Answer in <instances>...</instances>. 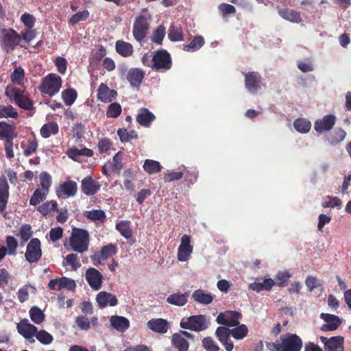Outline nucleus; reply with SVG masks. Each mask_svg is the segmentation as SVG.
Returning <instances> with one entry per match:
<instances>
[{"instance_id": "2f4dec72", "label": "nucleus", "mask_w": 351, "mask_h": 351, "mask_svg": "<svg viewBox=\"0 0 351 351\" xmlns=\"http://www.w3.org/2000/svg\"><path fill=\"white\" fill-rule=\"evenodd\" d=\"M59 131V128L56 122L51 121L45 123L40 128V135L44 138H47L51 135H56Z\"/></svg>"}, {"instance_id": "7c9ffc66", "label": "nucleus", "mask_w": 351, "mask_h": 351, "mask_svg": "<svg viewBox=\"0 0 351 351\" xmlns=\"http://www.w3.org/2000/svg\"><path fill=\"white\" fill-rule=\"evenodd\" d=\"M144 77V73L138 69H131L128 71L127 79L132 86L138 87Z\"/></svg>"}, {"instance_id": "a211bd4d", "label": "nucleus", "mask_w": 351, "mask_h": 351, "mask_svg": "<svg viewBox=\"0 0 351 351\" xmlns=\"http://www.w3.org/2000/svg\"><path fill=\"white\" fill-rule=\"evenodd\" d=\"M117 96V91L110 89L106 84L101 83L97 88V99L101 102H111Z\"/></svg>"}, {"instance_id": "c03bdc74", "label": "nucleus", "mask_w": 351, "mask_h": 351, "mask_svg": "<svg viewBox=\"0 0 351 351\" xmlns=\"http://www.w3.org/2000/svg\"><path fill=\"white\" fill-rule=\"evenodd\" d=\"M62 99L66 106H71L77 99V92L73 88H68L62 92Z\"/></svg>"}, {"instance_id": "412c9836", "label": "nucleus", "mask_w": 351, "mask_h": 351, "mask_svg": "<svg viewBox=\"0 0 351 351\" xmlns=\"http://www.w3.org/2000/svg\"><path fill=\"white\" fill-rule=\"evenodd\" d=\"M336 118L332 114H327L322 119L315 122L314 128L316 132L322 133L330 130L335 123Z\"/></svg>"}, {"instance_id": "338daca9", "label": "nucleus", "mask_w": 351, "mask_h": 351, "mask_svg": "<svg viewBox=\"0 0 351 351\" xmlns=\"http://www.w3.org/2000/svg\"><path fill=\"white\" fill-rule=\"evenodd\" d=\"M65 260L67 264L74 270H77L81 266V263L76 254H69L66 256Z\"/></svg>"}, {"instance_id": "5701e85b", "label": "nucleus", "mask_w": 351, "mask_h": 351, "mask_svg": "<svg viewBox=\"0 0 351 351\" xmlns=\"http://www.w3.org/2000/svg\"><path fill=\"white\" fill-rule=\"evenodd\" d=\"M110 324L112 328L120 332H125L130 326V322L128 318L116 315L110 317Z\"/></svg>"}, {"instance_id": "774afa93", "label": "nucleus", "mask_w": 351, "mask_h": 351, "mask_svg": "<svg viewBox=\"0 0 351 351\" xmlns=\"http://www.w3.org/2000/svg\"><path fill=\"white\" fill-rule=\"evenodd\" d=\"M38 147V143L36 140L29 141L26 147L24 148V154L29 156L36 152Z\"/></svg>"}, {"instance_id": "6ab92c4d", "label": "nucleus", "mask_w": 351, "mask_h": 351, "mask_svg": "<svg viewBox=\"0 0 351 351\" xmlns=\"http://www.w3.org/2000/svg\"><path fill=\"white\" fill-rule=\"evenodd\" d=\"M16 328L21 335L29 340L33 339L37 332V328L26 319L21 320L17 324Z\"/></svg>"}, {"instance_id": "680f3d73", "label": "nucleus", "mask_w": 351, "mask_h": 351, "mask_svg": "<svg viewBox=\"0 0 351 351\" xmlns=\"http://www.w3.org/2000/svg\"><path fill=\"white\" fill-rule=\"evenodd\" d=\"M165 27L163 25H160L154 32L152 40L158 44H161L165 35Z\"/></svg>"}, {"instance_id": "5fc2aeb1", "label": "nucleus", "mask_w": 351, "mask_h": 351, "mask_svg": "<svg viewBox=\"0 0 351 351\" xmlns=\"http://www.w3.org/2000/svg\"><path fill=\"white\" fill-rule=\"evenodd\" d=\"M5 248L7 254L9 255H15L18 247V242L14 237L8 236L5 239Z\"/></svg>"}, {"instance_id": "e2e57ef3", "label": "nucleus", "mask_w": 351, "mask_h": 351, "mask_svg": "<svg viewBox=\"0 0 351 351\" xmlns=\"http://www.w3.org/2000/svg\"><path fill=\"white\" fill-rule=\"evenodd\" d=\"M21 21L28 29H32L35 25L36 18L32 14L26 12L21 16Z\"/></svg>"}, {"instance_id": "6e6552de", "label": "nucleus", "mask_w": 351, "mask_h": 351, "mask_svg": "<svg viewBox=\"0 0 351 351\" xmlns=\"http://www.w3.org/2000/svg\"><path fill=\"white\" fill-rule=\"evenodd\" d=\"M241 317V313L238 311H226L219 313L216 321L219 324L224 325L227 328H232L240 324L239 320Z\"/></svg>"}, {"instance_id": "603ef678", "label": "nucleus", "mask_w": 351, "mask_h": 351, "mask_svg": "<svg viewBox=\"0 0 351 351\" xmlns=\"http://www.w3.org/2000/svg\"><path fill=\"white\" fill-rule=\"evenodd\" d=\"M18 116L16 110L12 106H0V118H16Z\"/></svg>"}, {"instance_id": "7ed1b4c3", "label": "nucleus", "mask_w": 351, "mask_h": 351, "mask_svg": "<svg viewBox=\"0 0 351 351\" xmlns=\"http://www.w3.org/2000/svg\"><path fill=\"white\" fill-rule=\"evenodd\" d=\"M62 83V79L58 75L49 73L43 79L39 90L41 93L53 96L59 92Z\"/></svg>"}, {"instance_id": "052dcab7", "label": "nucleus", "mask_w": 351, "mask_h": 351, "mask_svg": "<svg viewBox=\"0 0 351 351\" xmlns=\"http://www.w3.org/2000/svg\"><path fill=\"white\" fill-rule=\"evenodd\" d=\"M88 16L89 12L88 10L78 12L71 17L69 19V23L71 25H75L80 21L86 20Z\"/></svg>"}, {"instance_id": "f257e3e1", "label": "nucleus", "mask_w": 351, "mask_h": 351, "mask_svg": "<svg viewBox=\"0 0 351 351\" xmlns=\"http://www.w3.org/2000/svg\"><path fill=\"white\" fill-rule=\"evenodd\" d=\"M90 236L87 230L73 228L71 236L64 243V247L69 251L82 254L88 249Z\"/></svg>"}, {"instance_id": "09e8293b", "label": "nucleus", "mask_w": 351, "mask_h": 351, "mask_svg": "<svg viewBox=\"0 0 351 351\" xmlns=\"http://www.w3.org/2000/svg\"><path fill=\"white\" fill-rule=\"evenodd\" d=\"M35 337L43 345H49L53 341V337L45 330H37Z\"/></svg>"}, {"instance_id": "a878e982", "label": "nucleus", "mask_w": 351, "mask_h": 351, "mask_svg": "<svg viewBox=\"0 0 351 351\" xmlns=\"http://www.w3.org/2000/svg\"><path fill=\"white\" fill-rule=\"evenodd\" d=\"M9 198V186L5 176L0 178V212L6 208Z\"/></svg>"}, {"instance_id": "20e7f679", "label": "nucleus", "mask_w": 351, "mask_h": 351, "mask_svg": "<svg viewBox=\"0 0 351 351\" xmlns=\"http://www.w3.org/2000/svg\"><path fill=\"white\" fill-rule=\"evenodd\" d=\"M21 41V35L12 28L0 29V44L5 51H12Z\"/></svg>"}, {"instance_id": "cd10ccee", "label": "nucleus", "mask_w": 351, "mask_h": 351, "mask_svg": "<svg viewBox=\"0 0 351 351\" xmlns=\"http://www.w3.org/2000/svg\"><path fill=\"white\" fill-rule=\"evenodd\" d=\"M192 299L197 303L208 305L212 303L214 296L202 289H197L192 293Z\"/></svg>"}, {"instance_id": "473e14b6", "label": "nucleus", "mask_w": 351, "mask_h": 351, "mask_svg": "<svg viewBox=\"0 0 351 351\" xmlns=\"http://www.w3.org/2000/svg\"><path fill=\"white\" fill-rule=\"evenodd\" d=\"M275 285L273 279L265 278L262 282H254L249 285L251 290L260 292L263 290H270Z\"/></svg>"}, {"instance_id": "0eeeda50", "label": "nucleus", "mask_w": 351, "mask_h": 351, "mask_svg": "<svg viewBox=\"0 0 351 351\" xmlns=\"http://www.w3.org/2000/svg\"><path fill=\"white\" fill-rule=\"evenodd\" d=\"M193 251L192 238L191 236L184 234L180 239V243L178 248L177 258L180 262H186L189 260Z\"/></svg>"}, {"instance_id": "79ce46f5", "label": "nucleus", "mask_w": 351, "mask_h": 351, "mask_svg": "<svg viewBox=\"0 0 351 351\" xmlns=\"http://www.w3.org/2000/svg\"><path fill=\"white\" fill-rule=\"evenodd\" d=\"M204 45V39L201 36H195L189 45L183 46V50L185 51H195L199 49Z\"/></svg>"}, {"instance_id": "bb28decb", "label": "nucleus", "mask_w": 351, "mask_h": 351, "mask_svg": "<svg viewBox=\"0 0 351 351\" xmlns=\"http://www.w3.org/2000/svg\"><path fill=\"white\" fill-rule=\"evenodd\" d=\"M99 184L90 177L84 178L82 181V190L87 195L95 194L99 189Z\"/></svg>"}, {"instance_id": "6e6d98bb", "label": "nucleus", "mask_w": 351, "mask_h": 351, "mask_svg": "<svg viewBox=\"0 0 351 351\" xmlns=\"http://www.w3.org/2000/svg\"><path fill=\"white\" fill-rule=\"evenodd\" d=\"M117 253V248L114 245L109 244L103 247L100 251V258L102 261L106 260Z\"/></svg>"}, {"instance_id": "72a5a7b5", "label": "nucleus", "mask_w": 351, "mask_h": 351, "mask_svg": "<svg viewBox=\"0 0 351 351\" xmlns=\"http://www.w3.org/2000/svg\"><path fill=\"white\" fill-rule=\"evenodd\" d=\"M116 230L125 239H130L132 236V230L130 226V221L125 220L117 221Z\"/></svg>"}, {"instance_id": "f3484780", "label": "nucleus", "mask_w": 351, "mask_h": 351, "mask_svg": "<svg viewBox=\"0 0 351 351\" xmlns=\"http://www.w3.org/2000/svg\"><path fill=\"white\" fill-rule=\"evenodd\" d=\"M245 84L247 90L255 94L261 88V77L258 73H248L245 75Z\"/></svg>"}, {"instance_id": "13d9d810", "label": "nucleus", "mask_w": 351, "mask_h": 351, "mask_svg": "<svg viewBox=\"0 0 351 351\" xmlns=\"http://www.w3.org/2000/svg\"><path fill=\"white\" fill-rule=\"evenodd\" d=\"M40 182L41 189L45 192H49L51 185V177L47 172H43L40 175Z\"/></svg>"}, {"instance_id": "393cba45", "label": "nucleus", "mask_w": 351, "mask_h": 351, "mask_svg": "<svg viewBox=\"0 0 351 351\" xmlns=\"http://www.w3.org/2000/svg\"><path fill=\"white\" fill-rule=\"evenodd\" d=\"M147 326L149 330L161 334L166 333L169 328L168 322L162 318L152 319L147 322Z\"/></svg>"}, {"instance_id": "c9c22d12", "label": "nucleus", "mask_w": 351, "mask_h": 351, "mask_svg": "<svg viewBox=\"0 0 351 351\" xmlns=\"http://www.w3.org/2000/svg\"><path fill=\"white\" fill-rule=\"evenodd\" d=\"M155 116L146 108H142L136 117V121L142 125L148 126L154 121Z\"/></svg>"}, {"instance_id": "dca6fc26", "label": "nucleus", "mask_w": 351, "mask_h": 351, "mask_svg": "<svg viewBox=\"0 0 351 351\" xmlns=\"http://www.w3.org/2000/svg\"><path fill=\"white\" fill-rule=\"evenodd\" d=\"M95 300L100 308H104L108 306L113 307L118 304L116 295L105 291L99 292L96 295Z\"/></svg>"}, {"instance_id": "4c0bfd02", "label": "nucleus", "mask_w": 351, "mask_h": 351, "mask_svg": "<svg viewBox=\"0 0 351 351\" xmlns=\"http://www.w3.org/2000/svg\"><path fill=\"white\" fill-rule=\"evenodd\" d=\"M232 328L230 330V335L236 340H242L247 336L248 328L245 324H239Z\"/></svg>"}, {"instance_id": "c85d7f7f", "label": "nucleus", "mask_w": 351, "mask_h": 351, "mask_svg": "<svg viewBox=\"0 0 351 351\" xmlns=\"http://www.w3.org/2000/svg\"><path fill=\"white\" fill-rule=\"evenodd\" d=\"M189 296V292H185V293L177 292V293H174L169 295L167 298V303L172 304V305H175V306H182L187 303Z\"/></svg>"}, {"instance_id": "49530a36", "label": "nucleus", "mask_w": 351, "mask_h": 351, "mask_svg": "<svg viewBox=\"0 0 351 351\" xmlns=\"http://www.w3.org/2000/svg\"><path fill=\"white\" fill-rule=\"evenodd\" d=\"M144 170L149 174L156 173L161 171L162 167L159 162L147 159L143 165Z\"/></svg>"}, {"instance_id": "9d476101", "label": "nucleus", "mask_w": 351, "mask_h": 351, "mask_svg": "<svg viewBox=\"0 0 351 351\" xmlns=\"http://www.w3.org/2000/svg\"><path fill=\"white\" fill-rule=\"evenodd\" d=\"M85 279L94 291L99 290L102 287L103 275L93 267L88 268L85 273Z\"/></svg>"}, {"instance_id": "f03ea898", "label": "nucleus", "mask_w": 351, "mask_h": 351, "mask_svg": "<svg viewBox=\"0 0 351 351\" xmlns=\"http://www.w3.org/2000/svg\"><path fill=\"white\" fill-rule=\"evenodd\" d=\"M5 95L20 108L24 110L32 109L33 105L28 97L23 90L16 88L13 85H8L5 88Z\"/></svg>"}, {"instance_id": "2eb2a0df", "label": "nucleus", "mask_w": 351, "mask_h": 351, "mask_svg": "<svg viewBox=\"0 0 351 351\" xmlns=\"http://www.w3.org/2000/svg\"><path fill=\"white\" fill-rule=\"evenodd\" d=\"M49 288L51 290H58L65 289L67 290H74L76 287V283L74 280L62 277L51 280L48 284Z\"/></svg>"}, {"instance_id": "37998d69", "label": "nucleus", "mask_w": 351, "mask_h": 351, "mask_svg": "<svg viewBox=\"0 0 351 351\" xmlns=\"http://www.w3.org/2000/svg\"><path fill=\"white\" fill-rule=\"evenodd\" d=\"M168 38L173 42L184 40L182 28L180 25H171L168 33Z\"/></svg>"}, {"instance_id": "9b49d317", "label": "nucleus", "mask_w": 351, "mask_h": 351, "mask_svg": "<svg viewBox=\"0 0 351 351\" xmlns=\"http://www.w3.org/2000/svg\"><path fill=\"white\" fill-rule=\"evenodd\" d=\"M42 251L40 241L38 239H33L27 246L25 258L29 263L37 262L41 257Z\"/></svg>"}, {"instance_id": "e433bc0d", "label": "nucleus", "mask_w": 351, "mask_h": 351, "mask_svg": "<svg viewBox=\"0 0 351 351\" xmlns=\"http://www.w3.org/2000/svg\"><path fill=\"white\" fill-rule=\"evenodd\" d=\"M115 47L117 52L123 57L130 56L133 53L132 45L123 40H117Z\"/></svg>"}, {"instance_id": "aec40b11", "label": "nucleus", "mask_w": 351, "mask_h": 351, "mask_svg": "<svg viewBox=\"0 0 351 351\" xmlns=\"http://www.w3.org/2000/svg\"><path fill=\"white\" fill-rule=\"evenodd\" d=\"M230 329L227 327L220 326L218 327L215 331V335L219 341L223 344L226 351H232L234 348V345L230 339Z\"/></svg>"}, {"instance_id": "f8f14e48", "label": "nucleus", "mask_w": 351, "mask_h": 351, "mask_svg": "<svg viewBox=\"0 0 351 351\" xmlns=\"http://www.w3.org/2000/svg\"><path fill=\"white\" fill-rule=\"evenodd\" d=\"M193 339V335L191 333L180 330L173 335L171 342L178 351H188L189 346L188 339Z\"/></svg>"}, {"instance_id": "4d7b16f0", "label": "nucleus", "mask_w": 351, "mask_h": 351, "mask_svg": "<svg viewBox=\"0 0 351 351\" xmlns=\"http://www.w3.org/2000/svg\"><path fill=\"white\" fill-rule=\"evenodd\" d=\"M121 106L119 103H112L108 108L106 116L110 118H117L121 114Z\"/></svg>"}, {"instance_id": "a18cd8bd", "label": "nucleus", "mask_w": 351, "mask_h": 351, "mask_svg": "<svg viewBox=\"0 0 351 351\" xmlns=\"http://www.w3.org/2000/svg\"><path fill=\"white\" fill-rule=\"evenodd\" d=\"M58 210V204L56 201H48L43 203L38 208L39 212L43 215H48L52 214L53 212Z\"/></svg>"}, {"instance_id": "b1692460", "label": "nucleus", "mask_w": 351, "mask_h": 351, "mask_svg": "<svg viewBox=\"0 0 351 351\" xmlns=\"http://www.w3.org/2000/svg\"><path fill=\"white\" fill-rule=\"evenodd\" d=\"M322 342H324L326 351H343V339L341 337H333L327 339L321 337Z\"/></svg>"}, {"instance_id": "4be33fe9", "label": "nucleus", "mask_w": 351, "mask_h": 351, "mask_svg": "<svg viewBox=\"0 0 351 351\" xmlns=\"http://www.w3.org/2000/svg\"><path fill=\"white\" fill-rule=\"evenodd\" d=\"M76 191L77 184L71 180L64 182L56 191L58 197L64 199L75 195Z\"/></svg>"}, {"instance_id": "bf43d9fd", "label": "nucleus", "mask_w": 351, "mask_h": 351, "mask_svg": "<svg viewBox=\"0 0 351 351\" xmlns=\"http://www.w3.org/2000/svg\"><path fill=\"white\" fill-rule=\"evenodd\" d=\"M291 277V275L288 271H278L276 277L277 284L280 287H285L287 285Z\"/></svg>"}, {"instance_id": "f704fd0d", "label": "nucleus", "mask_w": 351, "mask_h": 351, "mask_svg": "<svg viewBox=\"0 0 351 351\" xmlns=\"http://www.w3.org/2000/svg\"><path fill=\"white\" fill-rule=\"evenodd\" d=\"M280 16L284 19L292 23H300L302 21L298 12L291 9H282L278 12Z\"/></svg>"}, {"instance_id": "58836bf2", "label": "nucleus", "mask_w": 351, "mask_h": 351, "mask_svg": "<svg viewBox=\"0 0 351 351\" xmlns=\"http://www.w3.org/2000/svg\"><path fill=\"white\" fill-rule=\"evenodd\" d=\"M36 293V288L30 285H26L20 288L17 292L18 299L20 302L23 303L29 298V294H34Z\"/></svg>"}, {"instance_id": "4468645a", "label": "nucleus", "mask_w": 351, "mask_h": 351, "mask_svg": "<svg viewBox=\"0 0 351 351\" xmlns=\"http://www.w3.org/2000/svg\"><path fill=\"white\" fill-rule=\"evenodd\" d=\"M147 19L145 16H138L134 23L133 35L138 41L143 40L147 32Z\"/></svg>"}, {"instance_id": "3c124183", "label": "nucleus", "mask_w": 351, "mask_h": 351, "mask_svg": "<svg viewBox=\"0 0 351 351\" xmlns=\"http://www.w3.org/2000/svg\"><path fill=\"white\" fill-rule=\"evenodd\" d=\"M85 216L92 221L99 222H103L106 218V214L101 210H92L86 211Z\"/></svg>"}, {"instance_id": "0e129e2a", "label": "nucleus", "mask_w": 351, "mask_h": 351, "mask_svg": "<svg viewBox=\"0 0 351 351\" xmlns=\"http://www.w3.org/2000/svg\"><path fill=\"white\" fill-rule=\"evenodd\" d=\"M54 63L58 71L60 74L64 75L67 69V60L63 57L58 56L55 59Z\"/></svg>"}, {"instance_id": "1a4fd4ad", "label": "nucleus", "mask_w": 351, "mask_h": 351, "mask_svg": "<svg viewBox=\"0 0 351 351\" xmlns=\"http://www.w3.org/2000/svg\"><path fill=\"white\" fill-rule=\"evenodd\" d=\"M152 66L156 70L166 71L171 68L169 54L165 51H158L152 57Z\"/></svg>"}, {"instance_id": "ddd939ff", "label": "nucleus", "mask_w": 351, "mask_h": 351, "mask_svg": "<svg viewBox=\"0 0 351 351\" xmlns=\"http://www.w3.org/2000/svg\"><path fill=\"white\" fill-rule=\"evenodd\" d=\"M320 317L324 321V324L321 326V330L322 331H333L337 330L339 326L342 324L343 319L339 317L322 313L320 314Z\"/></svg>"}, {"instance_id": "8fccbe9b", "label": "nucleus", "mask_w": 351, "mask_h": 351, "mask_svg": "<svg viewBox=\"0 0 351 351\" xmlns=\"http://www.w3.org/2000/svg\"><path fill=\"white\" fill-rule=\"evenodd\" d=\"M29 317L34 323L40 324L44 321L45 316L39 308L34 306L29 311Z\"/></svg>"}, {"instance_id": "c756f323", "label": "nucleus", "mask_w": 351, "mask_h": 351, "mask_svg": "<svg viewBox=\"0 0 351 351\" xmlns=\"http://www.w3.org/2000/svg\"><path fill=\"white\" fill-rule=\"evenodd\" d=\"M16 137L15 134V128L5 121L0 122V138H4L6 141L12 140Z\"/></svg>"}, {"instance_id": "de8ad7c7", "label": "nucleus", "mask_w": 351, "mask_h": 351, "mask_svg": "<svg viewBox=\"0 0 351 351\" xmlns=\"http://www.w3.org/2000/svg\"><path fill=\"white\" fill-rule=\"evenodd\" d=\"M341 204L342 202L339 197L329 195L324 197L322 202L324 208H340Z\"/></svg>"}, {"instance_id": "a19ab883", "label": "nucleus", "mask_w": 351, "mask_h": 351, "mask_svg": "<svg viewBox=\"0 0 351 351\" xmlns=\"http://www.w3.org/2000/svg\"><path fill=\"white\" fill-rule=\"evenodd\" d=\"M293 126L298 132L304 134L311 130V123L307 119L299 118L295 120Z\"/></svg>"}, {"instance_id": "864d4df0", "label": "nucleus", "mask_w": 351, "mask_h": 351, "mask_svg": "<svg viewBox=\"0 0 351 351\" xmlns=\"http://www.w3.org/2000/svg\"><path fill=\"white\" fill-rule=\"evenodd\" d=\"M47 194V192H45L43 189H40V188L36 189L34 194L30 198L29 204L34 206L39 204L45 199Z\"/></svg>"}, {"instance_id": "ea45409f", "label": "nucleus", "mask_w": 351, "mask_h": 351, "mask_svg": "<svg viewBox=\"0 0 351 351\" xmlns=\"http://www.w3.org/2000/svg\"><path fill=\"white\" fill-rule=\"evenodd\" d=\"M11 81L19 86H23L25 82V71L21 66H17L10 74Z\"/></svg>"}, {"instance_id": "69168bd1", "label": "nucleus", "mask_w": 351, "mask_h": 351, "mask_svg": "<svg viewBox=\"0 0 351 351\" xmlns=\"http://www.w3.org/2000/svg\"><path fill=\"white\" fill-rule=\"evenodd\" d=\"M203 347L206 351H219V348L210 337H206L202 340Z\"/></svg>"}, {"instance_id": "423d86ee", "label": "nucleus", "mask_w": 351, "mask_h": 351, "mask_svg": "<svg viewBox=\"0 0 351 351\" xmlns=\"http://www.w3.org/2000/svg\"><path fill=\"white\" fill-rule=\"evenodd\" d=\"M180 327L195 332L204 330L207 328L206 318L203 315H193L184 318L180 322Z\"/></svg>"}, {"instance_id": "39448f33", "label": "nucleus", "mask_w": 351, "mask_h": 351, "mask_svg": "<svg viewBox=\"0 0 351 351\" xmlns=\"http://www.w3.org/2000/svg\"><path fill=\"white\" fill-rule=\"evenodd\" d=\"M302 339L295 334L286 333L280 337L278 351H301Z\"/></svg>"}]
</instances>
